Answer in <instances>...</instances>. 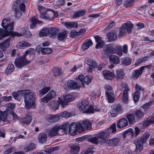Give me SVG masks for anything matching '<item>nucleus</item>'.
Here are the masks:
<instances>
[{"label": "nucleus", "instance_id": "4468645a", "mask_svg": "<svg viewBox=\"0 0 154 154\" xmlns=\"http://www.w3.org/2000/svg\"><path fill=\"white\" fill-rule=\"evenodd\" d=\"M103 50L107 55L111 53H114L116 51L112 44H110L105 45Z\"/></svg>", "mask_w": 154, "mask_h": 154}, {"label": "nucleus", "instance_id": "f3484780", "mask_svg": "<svg viewBox=\"0 0 154 154\" xmlns=\"http://www.w3.org/2000/svg\"><path fill=\"white\" fill-rule=\"evenodd\" d=\"M128 125V122L126 118L120 119L117 123V127L119 128H122L126 127Z\"/></svg>", "mask_w": 154, "mask_h": 154}, {"label": "nucleus", "instance_id": "0e129e2a", "mask_svg": "<svg viewBox=\"0 0 154 154\" xmlns=\"http://www.w3.org/2000/svg\"><path fill=\"white\" fill-rule=\"evenodd\" d=\"M121 86L122 88H125L124 90H126L127 91H128L129 90L128 84L126 83L122 82L121 83Z\"/></svg>", "mask_w": 154, "mask_h": 154}, {"label": "nucleus", "instance_id": "bb28decb", "mask_svg": "<svg viewBox=\"0 0 154 154\" xmlns=\"http://www.w3.org/2000/svg\"><path fill=\"white\" fill-rule=\"evenodd\" d=\"M22 123L28 125L30 123L32 120L31 113H29L26 117L21 119Z\"/></svg>", "mask_w": 154, "mask_h": 154}, {"label": "nucleus", "instance_id": "20e7f679", "mask_svg": "<svg viewBox=\"0 0 154 154\" xmlns=\"http://www.w3.org/2000/svg\"><path fill=\"white\" fill-rule=\"evenodd\" d=\"M88 101L85 99H83L81 102L78 104L79 109L84 113L91 114L94 113V106L92 105L89 106Z\"/></svg>", "mask_w": 154, "mask_h": 154}, {"label": "nucleus", "instance_id": "864d4df0", "mask_svg": "<svg viewBox=\"0 0 154 154\" xmlns=\"http://www.w3.org/2000/svg\"><path fill=\"white\" fill-rule=\"evenodd\" d=\"M61 70L60 68L54 67L53 69L54 75L55 76H59Z\"/></svg>", "mask_w": 154, "mask_h": 154}, {"label": "nucleus", "instance_id": "c756f323", "mask_svg": "<svg viewBox=\"0 0 154 154\" xmlns=\"http://www.w3.org/2000/svg\"><path fill=\"white\" fill-rule=\"evenodd\" d=\"M9 114L8 115L7 112H1L0 118L1 120L3 121L7 122V123H10V120H9Z\"/></svg>", "mask_w": 154, "mask_h": 154}, {"label": "nucleus", "instance_id": "338daca9", "mask_svg": "<svg viewBox=\"0 0 154 154\" xmlns=\"http://www.w3.org/2000/svg\"><path fill=\"white\" fill-rule=\"evenodd\" d=\"M14 11L15 12L14 15L15 17L19 18L21 16L22 14L19 9L17 11Z\"/></svg>", "mask_w": 154, "mask_h": 154}, {"label": "nucleus", "instance_id": "69168bd1", "mask_svg": "<svg viewBox=\"0 0 154 154\" xmlns=\"http://www.w3.org/2000/svg\"><path fill=\"white\" fill-rule=\"evenodd\" d=\"M120 31V35H122L126 34L127 32L128 33H130L131 32V29H121Z\"/></svg>", "mask_w": 154, "mask_h": 154}, {"label": "nucleus", "instance_id": "1a4fd4ad", "mask_svg": "<svg viewBox=\"0 0 154 154\" xmlns=\"http://www.w3.org/2000/svg\"><path fill=\"white\" fill-rule=\"evenodd\" d=\"M67 128L69 129V134L71 135L74 136L76 134L77 131L79 132L78 129L80 128L78 125V123H76L75 122H73L71 123L70 125L69 123V126H67Z\"/></svg>", "mask_w": 154, "mask_h": 154}, {"label": "nucleus", "instance_id": "cd10ccee", "mask_svg": "<svg viewBox=\"0 0 154 154\" xmlns=\"http://www.w3.org/2000/svg\"><path fill=\"white\" fill-rule=\"evenodd\" d=\"M125 75L124 71L122 69L117 70L116 71V79L117 80L123 79L124 78Z\"/></svg>", "mask_w": 154, "mask_h": 154}, {"label": "nucleus", "instance_id": "a211bd4d", "mask_svg": "<svg viewBox=\"0 0 154 154\" xmlns=\"http://www.w3.org/2000/svg\"><path fill=\"white\" fill-rule=\"evenodd\" d=\"M68 32L66 30L58 32L57 36V38L60 41H64L67 37Z\"/></svg>", "mask_w": 154, "mask_h": 154}, {"label": "nucleus", "instance_id": "09e8293b", "mask_svg": "<svg viewBox=\"0 0 154 154\" xmlns=\"http://www.w3.org/2000/svg\"><path fill=\"white\" fill-rule=\"evenodd\" d=\"M88 141L92 143L95 144H98L99 143H100V140L98 138L97 136L96 137H91L88 139Z\"/></svg>", "mask_w": 154, "mask_h": 154}, {"label": "nucleus", "instance_id": "5fc2aeb1", "mask_svg": "<svg viewBox=\"0 0 154 154\" xmlns=\"http://www.w3.org/2000/svg\"><path fill=\"white\" fill-rule=\"evenodd\" d=\"M91 79L92 77L91 76H86L84 78L83 82L86 84L88 85L91 82Z\"/></svg>", "mask_w": 154, "mask_h": 154}, {"label": "nucleus", "instance_id": "f03ea898", "mask_svg": "<svg viewBox=\"0 0 154 154\" xmlns=\"http://www.w3.org/2000/svg\"><path fill=\"white\" fill-rule=\"evenodd\" d=\"M13 29H0V40H2L6 36H11L12 37L15 36H20L23 35L25 37L28 38L31 36V34L29 29H23V33H19L14 32Z\"/></svg>", "mask_w": 154, "mask_h": 154}, {"label": "nucleus", "instance_id": "6e6552de", "mask_svg": "<svg viewBox=\"0 0 154 154\" xmlns=\"http://www.w3.org/2000/svg\"><path fill=\"white\" fill-rule=\"evenodd\" d=\"M59 102L61 103L62 108H64L67 105V103L72 101L74 98L72 96L69 94L65 96L63 95L61 97H59Z\"/></svg>", "mask_w": 154, "mask_h": 154}, {"label": "nucleus", "instance_id": "c03bdc74", "mask_svg": "<svg viewBox=\"0 0 154 154\" xmlns=\"http://www.w3.org/2000/svg\"><path fill=\"white\" fill-rule=\"evenodd\" d=\"M85 11L84 10H82L75 13L73 17L74 18H76L82 17L85 15Z\"/></svg>", "mask_w": 154, "mask_h": 154}, {"label": "nucleus", "instance_id": "f8f14e48", "mask_svg": "<svg viewBox=\"0 0 154 154\" xmlns=\"http://www.w3.org/2000/svg\"><path fill=\"white\" fill-rule=\"evenodd\" d=\"M140 130L138 127H136L135 128V133L134 132V130L131 128H129L128 130L125 131L123 133L124 138L125 137V135L127 134L130 135L131 137H136L139 134Z\"/></svg>", "mask_w": 154, "mask_h": 154}, {"label": "nucleus", "instance_id": "3c124183", "mask_svg": "<svg viewBox=\"0 0 154 154\" xmlns=\"http://www.w3.org/2000/svg\"><path fill=\"white\" fill-rule=\"evenodd\" d=\"M135 116L138 119H140L144 116L143 113L140 110H136L135 111Z\"/></svg>", "mask_w": 154, "mask_h": 154}, {"label": "nucleus", "instance_id": "37998d69", "mask_svg": "<svg viewBox=\"0 0 154 154\" xmlns=\"http://www.w3.org/2000/svg\"><path fill=\"white\" fill-rule=\"evenodd\" d=\"M126 116L130 124H132L135 122V119L134 115L133 114H127Z\"/></svg>", "mask_w": 154, "mask_h": 154}, {"label": "nucleus", "instance_id": "ddd939ff", "mask_svg": "<svg viewBox=\"0 0 154 154\" xmlns=\"http://www.w3.org/2000/svg\"><path fill=\"white\" fill-rule=\"evenodd\" d=\"M29 63V61L26 59H24L21 57L17 58L14 61L15 65L17 67H22L26 64Z\"/></svg>", "mask_w": 154, "mask_h": 154}, {"label": "nucleus", "instance_id": "4d7b16f0", "mask_svg": "<svg viewBox=\"0 0 154 154\" xmlns=\"http://www.w3.org/2000/svg\"><path fill=\"white\" fill-rule=\"evenodd\" d=\"M140 93L138 91H137L134 93V95L133 96V99L135 102H137L139 100Z\"/></svg>", "mask_w": 154, "mask_h": 154}, {"label": "nucleus", "instance_id": "4c0bfd02", "mask_svg": "<svg viewBox=\"0 0 154 154\" xmlns=\"http://www.w3.org/2000/svg\"><path fill=\"white\" fill-rule=\"evenodd\" d=\"M86 63L88 65L92 67L93 68H96L97 66V64L96 62L90 58H87L86 60Z\"/></svg>", "mask_w": 154, "mask_h": 154}, {"label": "nucleus", "instance_id": "2f4dec72", "mask_svg": "<svg viewBox=\"0 0 154 154\" xmlns=\"http://www.w3.org/2000/svg\"><path fill=\"white\" fill-rule=\"evenodd\" d=\"M92 44L93 42L91 39H86L83 42V44L82 46V48L83 50H86L88 49L90 46Z\"/></svg>", "mask_w": 154, "mask_h": 154}, {"label": "nucleus", "instance_id": "39448f33", "mask_svg": "<svg viewBox=\"0 0 154 154\" xmlns=\"http://www.w3.org/2000/svg\"><path fill=\"white\" fill-rule=\"evenodd\" d=\"M150 134L149 133H145L141 137H139L134 141L136 146L135 150V152L138 153L141 150L143 147V145L145 143L149 138Z\"/></svg>", "mask_w": 154, "mask_h": 154}, {"label": "nucleus", "instance_id": "6ab92c4d", "mask_svg": "<svg viewBox=\"0 0 154 154\" xmlns=\"http://www.w3.org/2000/svg\"><path fill=\"white\" fill-rule=\"evenodd\" d=\"M144 69V66L140 67L139 69L135 70L132 73V78L134 79H137L142 74Z\"/></svg>", "mask_w": 154, "mask_h": 154}, {"label": "nucleus", "instance_id": "bf43d9fd", "mask_svg": "<svg viewBox=\"0 0 154 154\" xmlns=\"http://www.w3.org/2000/svg\"><path fill=\"white\" fill-rule=\"evenodd\" d=\"M116 51L117 54L119 56H121L122 55V48L120 46H118L116 48Z\"/></svg>", "mask_w": 154, "mask_h": 154}, {"label": "nucleus", "instance_id": "ea45409f", "mask_svg": "<svg viewBox=\"0 0 154 154\" xmlns=\"http://www.w3.org/2000/svg\"><path fill=\"white\" fill-rule=\"evenodd\" d=\"M132 59L128 57L123 58L121 61L122 65L125 66L130 65L131 63Z\"/></svg>", "mask_w": 154, "mask_h": 154}, {"label": "nucleus", "instance_id": "c85d7f7f", "mask_svg": "<svg viewBox=\"0 0 154 154\" xmlns=\"http://www.w3.org/2000/svg\"><path fill=\"white\" fill-rule=\"evenodd\" d=\"M103 75L104 77L108 79H111L114 77L115 75L114 73L108 70H104L103 71Z\"/></svg>", "mask_w": 154, "mask_h": 154}, {"label": "nucleus", "instance_id": "052dcab7", "mask_svg": "<svg viewBox=\"0 0 154 154\" xmlns=\"http://www.w3.org/2000/svg\"><path fill=\"white\" fill-rule=\"evenodd\" d=\"M76 36H78L79 35L78 32L76 30H73L70 32L69 36L71 38H73Z\"/></svg>", "mask_w": 154, "mask_h": 154}, {"label": "nucleus", "instance_id": "2eb2a0df", "mask_svg": "<svg viewBox=\"0 0 154 154\" xmlns=\"http://www.w3.org/2000/svg\"><path fill=\"white\" fill-rule=\"evenodd\" d=\"M61 127V126H58V125L54 126L50 130L48 135L51 137H53L58 135V134H60L58 133V129L60 128Z\"/></svg>", "mask_w": 154, "mask_h": 154}, {"label": "nucleus", "instance_id": "13d9d810", "mask_svg": "<svg viewBox=\"0 0 154 154\" xmlns=\"http://www.w3.org/2000/svg\"><path fill=\"white\" fill-rule=\"evenodd\" d=\"M84 76L82 75H80L78 78V79L80 81V82H78V84H80L81 86L82 87H85V85L83 83Z\"/></svg>", "mask_w": 154, "mask_h": 154}, {"label": "nucleus", "instance_id": "a18cd8bd", "mask_svg": "<svg viewBox=\"0 0 154 154\" xmlns=\"http://www.w3.org/2000/svg\"><path fill=\"white\" fill-rule=\"evenodd\" d=\"M60 119L59 116L56 115L55 116H51L48 118V121L50 122H55L58 121Z\"/></svg>", "mask_w": 154, "mask_h": 154}, {"label": "nucleus", "instance_id": "4be33fe9", "mask_svg": "<svg viewBox=\"0 0 154 154\" xmlns=\"http://www.w3.org/2000/svg\"><path fill=\"white\" fill-rule=\"evenodd\" d=\"M11 40V38L9 37L2 42L0 43V48L4 51L10 45Z\"/></svg>", "mask_w": 154, "mask_h": 154}, {"label": "nucleus", "instance_id": "6e6d98bb", "mask_svg": "<svg viewBox=\"0 0 154 154\" xmlns=\"http://www.w3.org/2000/svg\"><path fill=\"white\" fill-rule=\"evenodd\" d=\"M134 0H125L123 3L124 6L125 7H128L133 3Z\"/></svg>", "mask_w": 154, "mask_h": 154}, {"label": "nucleus", "instance_id": "72a5a7b5", "mask_svg": "<svg viewBox=\"0 0 154 154\" xmlns=\"http://www.w3.org/2000/svg\"><path fill=\"white\" fill-rule=\"evenodd\" d=\"M110 62L114 64H118L119 63L120 60L119 58L116 55H112L109 57Z\"/></svg>", "mask_w": 154, "mask_h": 154}, {"label": "nucleus", "instance_id": "de8ad7c7", "mask_svg": "<svg viewBox=\"0 0 154 154\" xmlns=\"http://www.w3.org/2000/svg\"><path fill=\"white\" fill-rule=\"evenodd\" d=\"M123 101L125 103H127L128 101V92L126 90H124L122 97Z\"/></svg>", "mask_w": 154, "mask_h": 154}, {"label": "nucleus", "instance_id": "a878e982", "mask_svg": "<svg viewBox=\"0 0 154 154\" xmlns=\"http://www.w3.org/2000/svg\"><path fill=\"white\" fill-rule=\"evenodd\" d=\"M47 138V135L45 133H42L38 135V140L40 143H44L45 142Z\"/></svg>", "mask_w": 154, "mask_h": 154}, {"label": "nucleus", "instance_id": "412c9836", "mask_svg": "<svg viewBox=\"0 0 154 154\" xmlns=\"http://www.w3.org/2000/svg\"><path fill=\"white\" fill-rule=\"evenodd\" d=\"M30 21L31 22L30 28L31 29L35 28L37 24H42L43 23L42 21L38 20L34 17H32Z\"/></svg>", "mask_w": 154, "mask_h": 154}, {"label": "nucleus", "instance_id": "dca6fc26", "mask_svg": "<svg viewBox=\"0 0 154 154\" xmlns=\"http://www.w3.org/2000/svg\"><path fill=\"white\" fill-rule=\"evenodd\" d=\"M65 85L69 88L73 89L79 88L81 86L80 84L71 80L68 81Z\"/></svg>", "mask_w": 154, "mask_h": 154}, {"label": "nucleus", "instance_id": "7c9ffc66", "mask_svg": "<svg viewBox=\"0 0 154 154\" xmlns=\"http://www.w3.org/2000/svg\"><path fill=\"white\" fill-rule=\"evenodd\" d=\"M106 95L107 97V98L109 103H112L114 102L115 99V95L113 93L106 91Z\"/></svg>", "mask_w": 154, "mask_h": 154}, {"label": "nucleus", "instance_id": "8fccbe9b", "mask_svg": "<svg viewBox=\"0 0 154 154\" xmlns=\"http://www.w3.org/2000/svg\"><path fill=\"white\" fill-rule=\"evenodd\" d=\"M51 89L49 87L43 88L42 89L39 90L38 92L41 95H44L47 93Z\"/></svg>", "mask_w": 154, "mask_h": 154}, {"label": "nucleus", "instance_id": "79ce46f5", "mask_svg": "<svg viewBox=\"0 0 154 154\" xmlns=\"http://www.w3.org/2000/svg\"><path fill=\"white\" fill-rule=\"evenodd\" d=\"M70 148L71 149L70 152L72 154H77L79 152L80 149L79 147L75 145L71 146Z\"/></svg>", "mask_w": 154, "mask_h": 154}, {"label": "nucleus", "instance_id": "9b49d317", "mask_svg": "<svg viewBox=\"0 0 154 154\" xmlns=\"http://www.w3.org/2000/svg\"><path fill=\"white\" fill-rule=\"evenodd\" d=\"M56 96V93L53 90L51 91L41 99L42 102L48 103L49 101L54 98Z\"/></svg>", "mask_w": 154, "mask_h": 154}, {"label": "nucleus", "instance_id": "680f3d73", "mask_svg": "<svg viewBox=\"0 0 154 154\" xmlns=\"http://www.w3.org/2000/svg\"><path fill=\"white\" fill-rule=\"evenodd\" d=\"M65 2V0H58L56 2V5L58 6H64Z\"/></svg>", "mask_w": 154, "mask_h": 154}, {"label": "nucleus", "instance_id": "5701e85b", "mask_svg": "<svg viewBox=\"0 0 154 154\" xmlns=\"http://www.w3.org/2000/svg\"><path fill=\"white\" fill-rule=\"evenodd\" d=\"M69 126V123H67L65 124H63L61 125H58V126H61L60 128L58 129V133H59L60 135L65 134L67 131L68 129L67 128L68 126Z\"/></svg>", "mask_w": 154, "mask_h": 154}, {"label": "nucleus", "instance_id": "423d86ee", "mask_svg": "<svg viewBox=\"0 0 154 154\" xmlns=\"http://www.w3.org/2000/svg\"><path fill=\"white\" fill-rule=\"evenodd\" d=\"M38 10L40 13V17L46 20L51 21L53 20L52 10L47 9L42 6L38 5Z\"/></svg>", "mask_w": 154, "mask_h": 154}, {"label": "nucleus", "instance_id": "e433bc0d", "mask_svg": "<svg viewBox=\"0 0 154 154\" xmlns=\"http://www.w3.org/2000/svg\"><path fill=\"white\" fill-rule=\"evenodd\" d=\"M36 147L33 143L28 144L24 148L23 150L25 152H27L32 151L36 149Z\"/></svg>", "mask_w": 154, "mask_h": 154}, {"label": "nucleus", "instance_id": "9d476101", "mask_svg": "<svg viewBox=\"0 0 154 154\" xmlns=\"http://www.w3.org/2000/svg\"><path fill=\"white\" fill-rule=\"evenodd\" d=\"M14 23L13 21L11 22L9 18H4L2 21V26L4 29H13Z\"/></svg>", "mask_w": 154, "mask_h": 154}, {"label": "nucleus", "instance_id": "e2e57ef3", "mask_svg": "<svg viewBox=\"0 0 154 154\" xmlns=\"http://www.w3.org/2000/svg\"><path fill=\"white\" fill-rule=\"evenodd\" d=\"M60 116L63 117L67 118L70 116V114L67 111H64L61 113Z\"/></svg>", "mask_w": 154, "mask_h": 154}, {"label": "nucleus", "instance_id": "f257e3e1", "mask_svg": "<svg viewBox=\"0 0 154 154\" xmlns=\"http://www.w3.org/2000/svg\"><path fill=\"white\" fill-rule=\"evenodd\" d=\"M21 95L24 96L25 107L26 109H29L32 106L34 108L35 107V105L33 101L35 97L33 92L30 90H21L12 93V95L15 99Z\"/></svg>", "mask_w": 154, "mask_h": 154}, {"label": "nucleus", "instance_id": "c9c22d12", "mask_svg": "<svg viewBox=\"0 0 154 154\" xmlns=\"http://www.w3.org/2000/svg\"><path fill=\"white\" fill-rule=\"evenodd\" d=\"M14 70V65L12 64H9L8 65L5 70V73L7 75H8L11 74Z\"/></svg>", "mask_w": 154, "mask_h": 154}, {"label": "nucleus", "instance_id": "58836bf2", "mask_svg": "<svg viewBox=\"0 0 154 154\" xmlns=\"http://www.w3.org/2000/svg\"><path fill=\"white\" fill-rule=\"evenodd\" d=\"M134 27V24L130 21H128L122 25L120 29H131Z\"/></svg>", "mask_w": 154, "mask_h": 154}, {"label": "nucleus", "instance_id": "774afa93", "mask_svg": "<svg viewBox=\"0 0 154 154\" xmlns=\"http://www.w3.org/2000/svg\"><path fill=\"white\" fill-rule=\"evenodd\" d=\"M94 152L91 149H88L86 150H84L82 152V154H92Z\"/></svg>", "mask_w": 154, "mask_h": 154}, {"label": "nucleus", "instance_id": "b1692460", "mask_svg": "<svg viewBox=\"0 0 154 154\" xmlns=\"http://www.w3.org/2000/svg\"><path fill=\"white\" fill-rule=\"evenodd\" d=\"M106 36L109 42L114 41L117 39V33L115 31L110 32L107 34Z\"/></svg>", "mask_w": 154, "mask_h": 154}, {"label": "nucleus", "instance_id": "aec40b11", "mask_svg": "<svg viewBox=\"0 0 154 154\" xmlns=\"http://www.w3.org/2000/svg\"><path fill=\"white\" fill-rule=\"evenodd\" d=\"M94 38L95 39L96 42L97 44L96 45L95 48L97 49L100 48H102L104 45V43L102 40L101 38L99 35H96L94 36Z\"/></svg>", "mask_w": 154, "mask_h": 154}, {"label": "nucleus", "instance_id": "393cba45", "mask_svg": "<svg viewBox=\"0 0 154 154\" xmlns=\"http://www.w3.org/2000/svg\"><path fill=\"white\" fill-rule=\"evenodd\" d=\"M31 46V44L30 43L22 41L18 42L17 45V48L19 49H23L25 47H29Z\"/></svg>", "mask_w": 154, "mask_h": 154}, {"label": "nucleus", "instance_id": "7ed1b4c3", "mask_svg": "<svg viewBox=\"0 0 154 154\" xmlns=\"http://www.w3.org/2000/svg\"><path fill=\"white\" fill-rule=\"evenodd\" d=\"M116 125L114 123L105 131L100 132L97 134L98 138L100 140V143H106L107 142V139L109 137L110 133H112L116 131Z\"/></svg>", "mask_w": 154, "mask_h": 154}, {"label": "nucleus", "instance_id": "a19ab883", "mask_svg": "<svg viewBox=\"0 0 154 154\" xmlns=\"http://www.w3.org/2000/svg\"><path fill=\"white\" fill-rule=\"evenodd\" d=\"M58 32V29H49L48 35L52 38H55L56 37Z\"/></svg>", "mask_w": 154, "mask_h": 154}, {"label": "nucleus", "instance_id": "49530a36", "mask_svg": "<svg viewBox=\"0 0 154 154\" xmlns=\"http://www.w3.org/2000/svg\"><path fill=\"white\" fill-rule=\"evenodd\" d=\"M53 51L52 49L49 48H43L42 50V54L45 55L51 53Z\"/></svg>", "mask_w": 154, "mask_h": 154}, {"label": "nucleus", "instance_id": "603ef678", "mask_svg": "<svg viewBox=\"0 0 154 154\" xmlns=\"http://www.w3.org/2000/svg\"><path fill=\"white\" fill-rule=\"evenodd\" d=\"M49 29H42L39 33V36L41 37L45 36L48 35Z\"/></svg>", "mask_w": 154, "mask_h": 154}, {"label": "nucleus", "instance_id": "f704fd0d", "mask_svg": "<svg viewBox=\"0 0 154 154\" xmlns=\"http://www.w3.org/2000/svg\"><path fill=\"white\" fill-rule=\"evenodd\" d=\"M21 2V0H17L13 3L12 8L14 11H17L19 9V5ZM22 2L26 3L27 2V0H23Z\"/></svg>", "mask_w": 154, "mask_h": 154}, {"label": "nucleus", "instance_id": "473e14b6", "mask_svg": "<svg viewBox=\"0 0 154 154\" xmlns=\"http://www.w3.org/2000/svg\"><path fill=\"white\" fill-rule=\"evenodd\" d=\"M120 139L118 138H112L108 141V143L110 146H116L119 143Z\"/></svg>", "mask_w": 154, "mask_h": 154}, {"label": "nucleus", "instance_id": "0eeeda50", "mask_svg": "<svg viewBox=\"0 0 154 154\" xmlns=\"http://www.w3.org/2000/svg\"><path fill=\"white\" fill-rule=\"evenodd\" d=\"M78 125L80 128L78 129L79 132H83L85 130H89L92 128V122L88 120L82 121V124L78 123Z\"/></svg>", "mask_w": 154, "mask_h": 154}]
</instances>
